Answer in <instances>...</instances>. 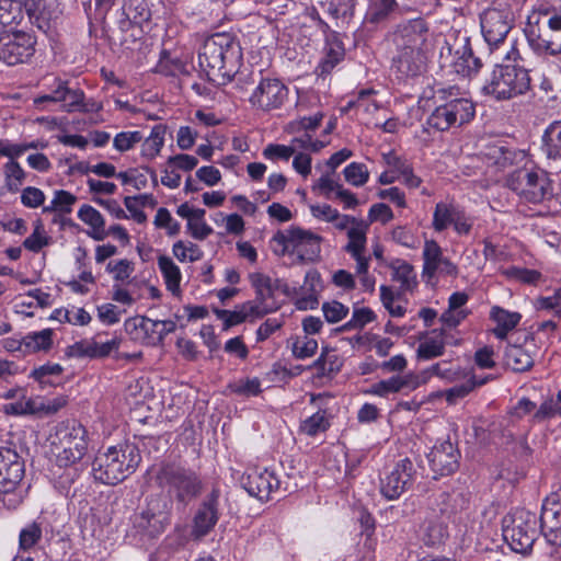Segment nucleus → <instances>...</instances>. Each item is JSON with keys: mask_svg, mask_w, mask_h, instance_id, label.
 Instances as JSON below:
<instances>
[{"mask_svg": "<svg viewBox=\"0 0 561 561\" xmlns=\"http://www.w3.org/2000/svg\"><path fill=\"white\" fill-rule=\"evenodd\" d=\"M62 371L64 368L59 364L46 363L42 366L35 367L31 371L30 377L36 380L43 388L46 385H51L48 377L60 376Z\"/></svg>", "mask_w": 561, "mask_h": 561, "instance_id": "8fccbe9b", "label": "nucleus"}, {"mask_svg": "<svg viewBox=\"0 0 561 561\" xmlns=\"http://www.w3.org/2000/svg\"><path fill=\"white\" fill-rule=\"evenodd\" d=\"M87 431L76 421L62 422L56 426L55 434L50 436L51 445L56 447H75L77 438L83 443V451L87 450Z\"/></svg>", "mask_w": 561, "mask_h": 561, "instance_id": "5701e85b", "label": "nucleus"}, {"mask_svg": "<svg viewBox=\"0 0 561 561\" xmlns=\"http://www.w3.org/2000/svg\"><path fill=\"white\" fill-rule=\"evenodd\" d=\"M4 174L7 188L12 193L19 192L26 176L21 165L14 160H9L4 165Z\"/></svg>", "mask_w": 561, "mask_h": 561, "instance_id": "a19ab883", "label": "nucleus"}, {"mask_svg": "<svg viewBox=\"0 0 561 561\" xmlns=\"http://www.w3.org/2000/svg\"><path fill=\"white\" fill-rule=\"evenodd\" d=\"M174 256L180 262H196L203 257V251L195 243H185L182 240L176 241L172 248Z\"/></svg>", "mask_w": 561, "mask_h": 561, "instance_id": "37998d69", "label": "nucleus"}, {"mask_svg": "<svg viewBox=\"0 0 561 561\" xmlns=\"http://www.w3.org/2000/svg\"><path fill=\"white\" fill-rule=\"evenodd\" d=\"M23 19V0H2V28H10Z\"/></svg>", "mask_w": 561, "mask_h": 561, "instance_id": "58836bf2", "label": "nucleus"}, {"mask_svg": "<svg viewBox=\"0 0 561 561\" xmlns=\"http://www.w3.org/2000/svg\"><path fill=\"white\" fill-rule=\"evenodd\" d=\"M482 36L491 51L504 44L514 27L515 18L508 5H491L480 13Z\"/></svg>", "mask_w": 561, "mask_h": 561, "instance_id": "9b49d317", "label": "nucleus"}, {"mask_svg": "<svg viewBox=\"0 0 561 561\" xmlns=\"http://www.w3.org/2000/svg\"><path fill=\"white\" fill-rule=\"evenodd\" d=\"M243 489L260 501H267L272 493L277 492L280 485L279 479L267 469L250 471L242 478Z\"/></svg>", "mask_w": 561, "mask_h": 561, "instance_id": "6ab92c4d", "label": "nucleus"}, {"mask_svg": "<svg viewBox=\"0 0 561 561\" xmlns=\"http://www.w3.org/2000/svg\"><path fill=\"white\" fill-rule=\"evenodd\" d=\"M434 479L455 473L459 468L460 451L449 439L436 444L427 455Z\"/></svg>", "mask_w": 561, "mask_h": 561, "instance_id": "dca6fc26", "label": "nucleus"}, {"mask_svg": "<svg viewBox=\"0 0 561 561\" xmlns=\"http://www.w3.org/2000/svg\"><path fill=\"white\" fill-rule=\"evenodd\" d=\"M158 266L164 278L167 288L174 295L180 294L181 272L179 266L167 255L158 257Z\"/></svg>", "mask_w": 561, "mask_h": 561, "instance_id": "473e14b6", "label": "nucleus"}, {"mask_svg": "<svg viewBox=\"0 0 561 561\" xmlns=\"http://www.w3.org/2000/svg\"><path fill=\"white\" fill-rule=\"evenodd\" d=\"M534 18V26L526 31L531 49L538 55H561V7L540 4Z\"/></svg>", "mask_w": 561, "mask_h": 561, "instance_id": "7ed1b4c3", "label": "nucleus"}, {"mask_svg": "<svg viewBox=\"0 0 561 561\" xmlns=\"http://www.w3.org/2000/svg\"><path fill=\"white\" fill-rule=\"evenodd\" d=\"M77 202V197L64 190H59L55 192V197L53 199L54 207H56V211L61 214H70L71 206Z\"/></svg>", "mask_w": 561, "mask_h": 561, "instance_id": "69168bd1", "label": "nucleus"}, {"mask_svg": "<svg viewBox=\"0 0 561 561\" xmlns=\"http://www.w3.org/2000/svg\"><path fill=\"white\" fill-rule=\"evenodd\" d=\"M318 342L307 336L304 340H297L293 345V354L296 358L305 359L316 354Z\"/></svg>", "mask_w": 561, "mask_h": 561, "instance_id": "bf43d9fd", "label": "nucleus"}, {"mask_svg": "<svg viewBox=\"0 0 561 561\" xmlns=\"http://www.w3.org/2000/svg\"><path fill=\"white\" fill-rule=\"evenodd\" d=\"M249 277L251 285L255 289V300L260 304H265L267 299L273 298L280 284V279L273 280L263 273H252Z\"/></svg>", "mask_w": 561, "mask_h": 561, "instance_id": "c756f323", "label": "nucleus"}, {"mask_svg": "<svg viewBox=\"0 0 561 561\" xmlns=\"http://www.w3.org/2000/svg\"><path fill=\"white\" fill-rule=\"evenodd\" d=\"M2 467H5V474H2V494H8L22 481L24 462L15 450L2 447Z\"/></svg>", "mask_w": 561, "mask_h": 561, "instance_id": "4be33fe9", "label": "nucleus"}, {"mask_svg": "<svg viewBox=\"0 0 561 561\" xmlns=\"http://www.w3.org/2000/svg\"><path fill=\"white\" fill-rule=\"evenodd\" d=\"M149 325L159 327V323L146 316H137L125 321L126 331L135 339H138L140 333L149 336Z\"/></svg>", "mask_w": 561, "mask_h": 561, "instance_id": "09e8293b", "label": "nucleus"}, {"mask_svg": "<svg viewBox=\"0 0 561 561\" xmlns=\"http://www.w3.org/2000/svg\"><path fill=\"white\" fill-rule=\"evenodd\" d=\"M156 481L167 491L165 496L170 502L174 500L182 507L198 497L204 488L196 471L176 463L162 465L157 472Z\"/></svg>", "mask_w": 561, "mask_h": 561, "instance_id": "39448f33", "label": "nucleus"}, {"mask_svg": "<svg viewBox=\"0 0 561 561\" xmlns=\"http://www.w3.org/2000/svg\"><path fill=\"white\" fill-rule=\"evenodd\" d=\"M219 495V489L214 488L201 503L193 520L192 536L195 539L205 537L217 524Z\"/></svg>", "mask_w": 561, "mask_h": 561, "instance_id": "a211bd4d", "label": "nucleus"}, {"mask_svg": "<svg viewBox=\"0 0 561 561\" xmlns=\"http://www.w3.org/2000/svg\"><path fill=\"white\" fill-rule=\"evenodd\" d=\"M417 470L410 458L400 459L393 469L380 480V492L387 500H397L409 490L416 479Z\"/></svg>", "mask_w": 561, "mask_h": 561, "instance_id": "ddd939ff", "label": "nucleus"}, {"mask_svg": "<svg viewBox=\"0 0 561 561\" xmlns=\"http://www.w3.org/2000/svg\"><path fill=\"white\" fill-rule=\"evenodd\" d=\"M56 2V0H37L36 2H33L32 5L26 4V12L30 18L50 20L57 16Z\"/></svg>", "mask_w": 561, "mask_h": 561, "instance_id": "79ce46f5", "label": "nucleus"}, {"mask_svg": "<svg viewBox=\"0 0 561 561\" xmlns=\"http://www.w3.org/2000/svg\"><path fill=\"white\" fill-rule=\"evenodd\" d=\"M445 352V342L442 339L430 337L422 342L416 351L417 358L432 359L442 356Z\"/></svg>", "mask_w": 561, "mask_h": 561, "instance_id": "a18cd8bd", "label": "nucleus"}, {"mask_svg": "<svg viewBox=\"0 0 561 561\" xmlns=\"http://www.w3.org/2000/svg\"><path fill=\"white\" fill-rule=\"evenodd\" d=\"M393 218L392 209L383 203L374 204L368 213V222L371 224L374 221H381L382 224H387Z\"/></svg>", "mask_w": 561, "mask_h": 561, "instance_id": "774afa93", "label": "nucleus"}, {"mask_svg": "<svg viewBox=\"0 0 561 561\" xmlns=\"http://www.w3.org/2000/svg\"><path fill=\"white\" fill-rule=\"evenodd\" d=\"M140 461L138 447L125 442L99 454L92 462V473L95 480L114 485L134 473Z\"/></svg>", "mask_w": 561, "mask_h": 561, "instance_id": "f03ea898", "label": "nucleus"}, {"mask_svg": "<svg viewBox=\"0 0 561 561\" xmlns=\"http://www.w3.org/2000/svg\"><path fill=\"white\" fill-rule=\"evenodd\" d=\"M167 126L158 124L152 127L150 136L145 139L141 147V156L148 159H153L158 156L164 145V135Z\"/></svg>", "mask_w": 561, "mask_h": 561, "instance_id": "c9c22d12", "label": "nucleus"}, {"mask_svg": "<svg viewBox=\"0 0 561 561\" xmlns=\"http://www.w3.org/2000/svg\"><path fill=\"white\" fill-rule=\"evenodd\" d=\"M348 307L337 300L327 301L322 305L324 319L329 323H336L348 314Z\"/></svg>", "mask_w": 561, "mask_h": 561, "instance_id": "864d4df0", "label": "nucleus"}, {"mask_svg": "<svg viewBox=\"0 0 561 561\" xmlns=\"http://www.w3.org/2000/svg\"><path fill=\"white\" fill-rule=\"evenodd\" d=\"M389 267L392 270V280L400 283L401 290L411 291L417 285L416 274L410 263L397 259L389 264Z\"/></svg>", "mask_w": 561, "mask_h": 561, "instance_id": "c85d7f7f", "label": "nucleus"}, {"mask_svg": "<svg viewBox=\"0 0 561 561\" xmlns=\"http://www.w3.org/2000/svg\"><path fill=\"white\" fill-rule=\"evenodd\" d=\"M288 88L276 78H262L249 98L253 107L263 112L280 108L287 101Z\"/></svg>", "mask_w": 561, "mask_h": 561, "instance_id": "f8f14e48", "label": "nucleus"}, {"mask_svg": "<svg viewBox=\"0 0 561 561\" xmlns=\"http://www.w3.org/2000/svg\"><path fill=\"white\" fill-rule=\"evenodd\" d=\"M539 529L547 542L553 547L561 546V504L547 500L538 518Z\"/></svg>", "mask_w": 561, "mask_h": 561, "instance_id": "aec40b11", "label": "nucleus"}, {"mask_svg": "<svg viewBox=\"0 0 561 561\" xmlns=\"http://www.w3.org/2000/svg\"><path fill=\"white\" fill-rule=\"evenodd\" d=\"M459 207L447 204V203H437L433 214V228L435 231L440 232L446 230L450 225H453L456 213Z\"/></svg>", "mask_w": 561, "mask_h": 561, "instance_id": "e433bc0d", "label": "nucleus"}, {"mask_svg": "<svg viewBox=\"0 0 561 561\" xmlns=\"http://www.w3.org/2000/svg\"><path fill=\"white\" fill-rule=\"evenodd\" d=\"M35 41L22 31H13V27L2 28V62L14 66L33 56Z\"/></svg>", "mask_w": 561, "mask_h": 561, "instance_id": "4468645a", "label": "nucleus"}, {"mask_svg": "<svg viewBox=\"0 0 561 561\" xmlns=\"http://www.w3.org/2000/svg\"><path fill=\"white\" fill-rule=\"evenodd\" d=\"M22 245L32 252H38L43 247L48 245V238L44 236V227L41 221H37L33 233L23 241Z\"/></svg>", "mask_w": 561, "mask_h": 561, "instance_id": "13d9d810", "label": "nucleus"}, {"mask_svg": "<svg viewBox=\"0 0 561 561\" xmlns=\"http://www.w3.org/2000/svg\"><path fill=\"white\" fill-rule=\"evenodd\" d=\"M538 517L536 513L517 507L502 519V533L505 542L517 553L527 554L531 551L538 535Z\"/></svg>", "mask_w": 561, "mask_h": 561, "instance_id": "0eeeda50", "label": "nucleus"}, {"mask_svg": "<svg viewBox=\"0 0 561 561\" xmlns=\"http://www.w3.org/2000/svg\"><path fill=\"white\" fill-rule=\"evenodd\" d=\"M453 91L454 89L439 91L440 99L445 102L435 107L424 126L437 131H446L451 127L462 126L474 117V104L465 98H451Z\"/></svg>", "mask_w": 561, "mask_h": 561, "instance_id": "1a4fd4ad", "label": "nucleus"}, {"mask_svg": "<svg viewBox=\"0 0 561 561\" xmlns=\"http://www.w3.org/2000/svg\"><path fill=\"white\" fill-rule=\"evenodd\" d=\"M455 55L457 56L455 60L456 71L462 76L469 77L477 73L482 67L481 59L476 57L472 51L469 37H463V45L456 50Z\"/></svg>", "mask_w": 561, "mask_h": 561, "instance_id": "393cba45", "label": "nucleus"}, {"mask_svg": "<svg viewBox=\"0 0 561 561\" xmlns=\"http://www.w3.org/2000/svg\"><path fill=\"white\" fill-rule=\"evenodd\" d=\"M78 217L80 220L92 228V231L88 232L92 239L96 241H102L105 239V220L99 210L90 205L84 204L80 207Z\"/></svg>", "mask_w": 561, "mask_h": 561, "instance_id": "cd10ccee", "label": "nucleus"}, {"mask_svg": "<svg viewBox=\"0 0 561 561\" xmlns=\"http://www.w3.org/2000/svg\"><path fill=\"white\" fill-rule=\"evenodd\" d=\"M369 228V222H358L357 227H351L347 230L348 243L344 250L352 256H357L358 253H364L366 248V233Z\"/></svg>", "mask_w": 561, "mask_h": 561, "instance_id": "72a5a7b5", "label": "nucleus"}, {"mask_svg": "<svg viewBox=\"0 0 561 561\" xmlns=\"http://www.w3.org/2000/svg\"><path fill=\"white\" fill-rule=\"evenodd\" d=\"M57 84V99L62 103L64 111L68 113L79 112L84 100V92L80 89H71L68 81L55 79Z\"/></svg>", "mask_w": 561, "mask_h": 561, "instance_id": "a878e982", "label": "nucleus"}, {"mask_svg": "<svg viewBox=\"0 0 561 561\" xmlns=\"http://www.w3.org/2000/svg\"><path fill=\"white\" fill-rule=\"evenodd\" d=\"M427 57L424 50L397 49L391 71L399 81L416 78L426 71Z\"/></svg>", "mask_w": 561, "mask_h": 561, "instance_id": "f3484780", "label": "nucleus"}, {"mask_svg": "<svg viewBox=\"0 0 561 561\" xmlns=\"http://www.w3.org/2000/svg\"><path fill=\"white\" fill-rule=\"evenodd\" d=\"M171 502L164 494L150 495L146 506L134 517V528L142 538L154 539L171 523Z\"/></svg>", "mask_w": 561, "mask_h": 561, "instance_id": "9d476101", "label": "nucleus"}, {"mask_svg": "<svg viewBox=\"0 0 561 561\" xmlns=\"http://www.w3.org/2000/svg\"><path fill=\"white\" fill-rule=\"evenodd\" d=\"M355 9V0H330L328 11L334 19L348 21Z\"/></svg>", "mask_w": 561, "mask_h": 561, "instance_id": "603ef678", "label": "nucleus"}, {"mask_svg": "<svg viewBox=\"0 0 561 561\" xmlns=\"http://www.w3.org/2000/svg\"><path fill=\"white\" fill-rule=\"evenodd\" d=\"M214 313L218 319L224 321V330H228L231 327L238 325L244 322L247 319V312L242 310L240 306L237 310L233 311L215 308Z\"/></svg>", "mask_w": 561, "mask_h": 561, "instance_id": "4d7b16f0", "label": "nucleus"}, {"mask_svg": "<svg viewBox=\"0 0 561 561\" xmlns=\"http://www.w3.org/2000/svg\"><path fill=\"white\" fill-rule=\"evenodd\" d=\"M522 316L518 312H510L501 307H493L491 310V319L496 322L499 327L505 329H514L520 321Z\"/></svg>", "mask_w": 561, "mask_h": 561, "instance_id": "5fc2aeb1", "label": "nucleus"}, {"mask_svg": "<svg viewBox=\"0 0 561 561\" xmlns=\"http://www.w3.org/2000/svg\"><path fill=\"white\" fill-rule=\"evenodd\" d=\"M413 376H392L389 379L380 380L370 386V388L366 391V393L379 396V397H388L390 393L400 392L404 388L412 387Z\"/></svg>", "mask_w": 561, "mask_h": 561, "instance_id": "bb28decb", "label": "nucleus"}, {"mask_svg": "<svg viewBox=\"0 0 561 561\" xmlns=\"http://www.w3.org/2000/svg\"><path fill=\"white\" fill-rule=\"evenodd\" d=\"M531 90L528 69L517 64L496 65L481 88L484 95L495 101H508Z\"/></svg>", "mask_w": 561, "mask_h": 561, "instance_id": "20e7f679", "label": "nucleus"}, {"mask_svg": "<svg viewBox=\"0 0 561 561\" xmlns=\"http://www.w3.org/2000/svg\"><path fill=\"white\" fill-rule=\"evenodd\" d=\"M488 379V377L477 379L474 376H472L463 383L456 385L445 390V399L449 404H455L459 399L467 397L477 386L484 385Z\"/></svg>", "mask_w": 561, "mask_h": 561, "instance_id": "4c0bfd02", "label": "nucleus"}, {"mask_svg": "<svg viewBox=\"0 0 561 561\" xmlns=\"http://www.w3.org/2000/svg\"><path fill=\"white\" fill-rule=\"evenodd\" d=\"M323 118L322 113H317L313 116L309 117H301L295 122H291L289 125V130L293 133H299V131H308V130H316Z\"/></svg>", "mask_w": 561, "mask_h": 561, "instance_id": "680f3d73", "label": "nucleus"}, {"mask_svg": "<svg viewBox=\"0 0 561 561\" xmlns=\"http://www.w3.org/2000/svg\"><path fill=\"white\" fill-rule=\"evenodd\" d=\"M397 7L396 0H370L365 21L371 24L385 22Z\"/></svg>", "mask_w": 561, "mask_h": 561, "instance_id": "f704fd0d", "label": "nucleus"}, {"mask_svg": "<svg viewBox=\"0 0 561 561\" xmlns=\"http://www.w3.org/2000/svg\"><path fill=\"white\" fill-rule=\"evenodd\" d=\"M75 447H59L61 450L57 454V463L59 467H68L79 461L85 454L83 443L77 438Z\"/></svg>", "mask_w": 561, "mask_h": 561, "instance_id": "de8ad7c7", "label": "nucleus"}, {"mask_svg": "<svg viewBox=\"0 0 561 561\" xmlns=\"http://www.w3.org/2000/svg\"><path fill=\"white\" fill-rule=\"evenodd\" d=\"M503 275L523 284L536 285L541 279V273L536 270L511 266L503 270Z\"/></svg>", "mask_w": 561, "mask_h": 561, "instance_id": "c03bdc74", "label": "nucleus"}, {"mask_svg": "<svg viewBox=\"0 0 561 561\" xmlns=\"http://www.w3.org/2000/svg\"><path fill=\"white\" fill-rule=\"evenodd\" d=\"M542 142V150L549 159L561 158V121H556L546 128Z\"/></svg>", "mask_w": 561, "mask_h": 561, "instance_id": "2f4dec72", "label": "nucleus"}, {"mask_svg": "<svg viewBox=\"0 0 561 561\" xmlns=\"http://www.w3.org/2000/svg\"><path fill=\"white\" fill-rule=\"evenodd\" d=\"M506 186L524 203L541 204L553 197V183L543 169L523 167L510 173Z\"/></svg>", "mask_w": 561, "mask_h": 561, "instance_id": "423d86ee", "label": "nucleus"}, {"mask_svg": "<svg viewBox=\"0 0 561 561\" xmlns=\"http://www.w3.org/2000/svg\"><path fill=\"white\" fill-rule=\"evenodd\" d=\"M535 363L534 356L522 345L508 344L504 351V364L507 368L515 373H525L533 368Z\"/></svg>", "mask_w": 561, "mask_h": 561, "instance_id": "b1692460", "label": "nucleus"}, {"mask_svg": "<svg viewBox=\"0 0 561 561\" xmlns=\"http://www.w3.org/2000/svg\"><path fill=\"white\" fill-rule=\"evenodd\" d=\"M242 58L241 49L227 34H214L208 37L198 51V65L208 81L217 85H226L238 76L242 81L239 66Z\"/></svg>", "mask_w": 561, "mask_h": 561, "instance_id": "f257e3e1", "label": "nucleus"}, {"mask_svg": "<svg viewBox=\"0 0 561 561\" xmlns=\"http://www.w3.org/2000/svg\"><path fill=\"white\" fill-rule=\"evenodd\" d=\"M144 139L138 130L118 133L113 139V146L116 150L124 152L131 149L136 144Z\"/></svg>", "mask_w": 561, "mask_h": 561, "instance_id": "6e6d98bb", "label": "nucleus"}, {"mask_svg": "<svg viewBox=\"0 0 561 561\" xmlns=\"http://www.w3.org/2000/svg\"><path fill=\"white\" fill-rule=\"evenodd\" d=\"M536 306L538 309L552 310L561 319V287L552 296L539 297Z\"/></svg>", "mask_w": 561, "mask_h": 561, "instance_id": "338daca9", "label": "nucleus"}, {"mask_svg": "<svg viewBox=\"0 0 561 561\" xmlns=\"http://www.w3.org/2000/svg\"><path fill=\"white\" fill-rule=\"evenodd\" d=\"M44 201L45 194L42 190L37 187L27 186L22 191L21 202L25 207L36 208L43 205Z\"/></svg>", "mask_w": 561, "mask_h": 561, "instance_id": "e2e57ef3", "label": "nucleus"}, {"mask_svg": "<svg viewBox=\"0 0 561 561\" xmlns=\"http://www.w3.org/2000/svg\"><path fill=\"white\" fill-rule=\"evenodd\" d=\"M515 152L504 146H494L491 148L489 156L494 160L495 164L505 168L513 164Z\"/></svg>", "mask_w": 561, "mask_h": 561, "instance_id": "0e129e2a", "label": "nucleus"}, {"mask_svg": "<svg viewBox=\"0 0 561 561\" xmlns=\"http://www.w3.org/2000/svg\"><path fill=\"white\" fill-rule=\"evenodd\" d=\"M41 524L33 522L26 527L22 528L19 536L20 549L26 551L33 548L42 539Z\"/></svg>", "mask_w": 561, "mask_h": 561, "instance_id": "49530a36", "label": "nucleus"}, {"mask_svg": "<svg viewBox=\"0 0 561 561\" xmlns=\"http://www.w3.org/2000/svg\"><path fill=\"white\" fill-rule=\"evenodd\" d=\"M447 529L442 523L430 522L425 530V542L430 546L439 545L447 537Z\"/></svg>", "mask_w": 561, "mask_h": 561, "instance_id": "052dcab7", "label": "nucleus"}, {"mask_svg": "<svg viewBox=\"0 0 561 561\" xmlns=\"http://www.w3.org/2000/svg\"><path fill=\"white\" fill-rule=\"evenodd\" d=\"M150 19L151 9L147 0H127L122 8L118 27L122 32H128L133 26L141 27Z\"/></svg>", "mask_w": 561, "mask_h": 561, "instance_id": "412c9836", "label": "nucleus"}, {"mask_svg": "<svg viewBox=\"0 0 561 561\" xmlns=\"http://www.w3.org/2000/svg\"><path fill=\"white\" fill-rule=\"evenodd\" d=\"M329 427L330 421L324 411H318L300 424V431L311 437L324 433Z\"/></svg>", "mask_w": 561, "mask_h": 561, "instance_id": "ea45409f", "label": "nucleus"}, {"mask_svg": "<svg viewBox=\"0 0 561 561\" xmlns=\"http://www.w3.org/2000/svg\"><path fill=\"white\" fill-rule=\"evenodd\" d=\"M345 180L354 186L364 185L369 178V172L365 164L352 162L348 164L344 171Z\"/></svg>", "mask_w": 561, "mask_h": 561, "instance_id": "3c124183", "label": "nucleus"}, {"mask_svg": "<svg viewBox=\"0 0 561 561\" xmlns=\"http://www.w3.org/2000/svg\"><path fill=\"white\" fill-rule=\"evenodd\" d=\"M428 24L423 18H415L398 24L393 33L397 49L424 50L428 37Z\"/></svg>", "mask_w": 561, "mask_h": 561, "instance_id": "2eb2a0df", "label": "nucleus"}, {"mask_svg": "<svg viewBox=\"0 0 561 561\" xmlns=\"http://www.w3.org/2000/svg\"><path fill=\"white\" fill-rule=\"evenodd\" d=\"M20 345H24V352L27 353L48 352L53 346V330L28 333L21 339Z\"/></svg>", "mask_w": 561, "mask_h": 561, "instance_id": "7c9ffc66", "label": "nucleus"}, {"mask_svg": "<svg viewBox=\"0 0 561 561\" xmlns=\"http://www.w3.org/2000/svg\"><path fill=\"white\" fill-rule=\"evenodd\" d=\"M322 238L310 230H305L298 226H290L285 230H278L272 237L271 243H274L273 252L278 256L287 253L297 254V260L301 263L316 261L321 252Z\"/></svg>", "mask_w": 561, "mask_h": 561, "instance_id": "6e6552de", "label": "nucleus"}]
</instances>
